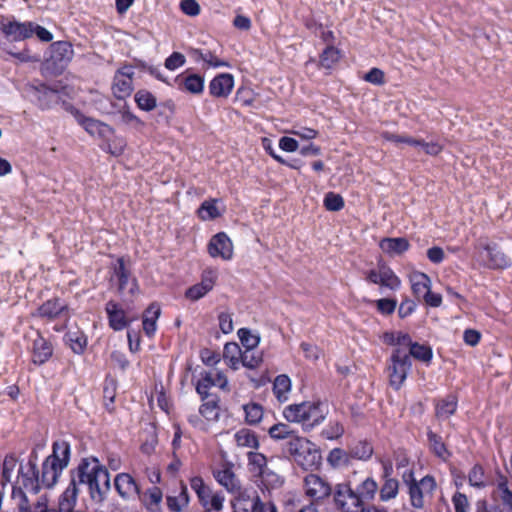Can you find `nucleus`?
Instances as JSON below:
<instances>
[{
    "mask_svg": "<svg viewBox=\"0 0 512 512\" xmlns=\"http://www.w3.org/2000/svg\"><path fill=\"white\" fill-rule=\"evenodd\" d=\"M37 460L36 451H32L27 463H21L18 467V474L12 490V500L19 510H27L28 505L41 496L38 495L41 486Z\"/></svg>",
    "mask_w": 512,
    "mask_h": 512,
    "instance_id": "nucleus-1",
    "label": "nucleus"
},
{
    "mask_svg": "<svg viewBox=\"0 0 512 512\" xmlns=\"http://www.w3.org/2000/svg\"><path fill=\"white\" fill-rule=\"evenodd\" d=\"M328 415V405L320 400L290 404L283 410V417L290 423L302 425L310 431L320 425Z\"/></svg>",
    "mask_w": 512,
    "mask_h": 512,
    "instance_id": "nucleus-2",
    "label": "nucleus"
},
{
    "mask_svg": "<svg viewBox=\"0 0 512 512\" xmlns=\"http://www.w3.org/2000/svg\"><path fill=\"white\" fill-rule=\"evenodd\" d=\"M286 449L305 470L317 465L320 460V454L315 445L304 437L295 434L289 441H287Z\"/></svg>",
    "mask_w": 512,
    "mask_h": 512,
    "instance_id": "nucleus-3",
    "label": "nucleus"
},
{
    "mask_svg": "<svg viewBox=\"0 0 512 512\" xmlns=\"http://www.w3.org/2000/svg\"><path fill=\"white\" fill-rule=\"evenodd\" d=\"M354 478H347L346 481L337 483L333 487V503L339 512H373L365 511L361 500L354 493Z\"/></svg>",
    "mask_w": 512,
    "mask_h": 512,
    "instance_id": "nucleus-4",
    "label": "nucleus"
},
{
    "mask_svg": "<svg viewBox=\"0 0 512 512\" xmlns=\"http://www.w3.org/2000/svg\"><path fill=\"white\" fill-rule=\"evenodd\" d=\"M412 367L411 359L405 349L395 348L390 356L388 375L390 385L398 390L403 385Z\"/></svg>",
    "mask_w": 512,
    "mask_h": 512,
    "instance_id": "nucleus-5",
    "label": "nucleus"
},
{
    "mask_svg": "<svg viewBox=\"0 0 512 512\" xmlns=\"http://www.w3.org/2000/svg\"><path fill=\"white\" fill-rule=\"evenodd\" d=\"M49 54L46 62L55 72L60 73L73 59L74 50L71 43L67 41H57L50 45Z\"/></svg>",
    "mask_w": 512,
    "mask_h": 512,
    "instance_id": "nucleus-6",
    "label": "nucleus"
},
{
    "mask_svg": "<svg viewBox=\"0 0 512 512\" xmlns=\"http://www.w3.org/2000/svg\"><path fill=\"white\" fill-rule=\"evenodd\" d=\"M410 501L414 508H423L425 498L432 495L436 482L432 476H425L420 481L411 479L408 482Z\"/></svg>",
    "mask_w": 512,
    "mask_h": 512,
    "instance_id": "nucleus-7",
    "label": "nucleus"
},
{
    "mask_svg": "<svg viewBox=\"0 0 512 512\" xmlns=\"http://www.w3.org/2000/svg\"><path fill=\"white\" fill-rule=\"evenodd\" d=\"M305 494L314 502L324 500L332 495L333 488L322 477L316 474H309L304 479Z\"/></svg>",
    "mask_w": 512,
    "mask_h": 512,
    "instance_id": "nucleus-8",
    "label": "nucleus"
},
{
    "mask_svg": "<svg viewBox=\"0 0 512 512\" xmlns=\"http://www.w3.org/2000/svg\"><path fill=\"white\" fill-rule=\"evenodd\" d=\"M34 317L55 320L60 317L69 318L67 304L59 298H53L45 301L37 310L32 313Z\"/></svg>",
    "mask_w": 512,
    "mask_h": 512,
    "instance_id": "nucleus-9",
    "label": "nucleus"
},
{
    "mask_svg": "<svg viewBox=\"0 0 512 512\" xmlns=\"http://www.w3.org/2000/svg\"><path fill=\"white\" fill-rule=\"evenodd\" d=\"M114 487L118 495L126 501L136 499L140 493V486L129 473H119L114 478Z\"/></svg>",
    "mask_w": 512,
    "mask_h": 512,
    "instance_id": "nucleus-10",
    "label": "nucleus"
},
{
    "mask_svg": "<svg viewBox=\"0 0 512 512\" xmlns=\"http://www.w3.org/2000/svg\"><path fill=\"white\" fill-rule=\"evenodd\" d=\"M348 478L355 479V483L353 485L354 493L365 507V505L375 497L378 490L377 482L372 477H358V473L356 472Z\"/></svg>",
    "mask_w": 512,
    "mask_h": 512,
    "instance_id": "nucleus-11",
    "label": "nucleus"
},
{
    "mask_svg": "<svg viewBox=\"0 0 512 512\" xmlns=\"http://www.w3.org/2000/svg\"><path fill=\"white\" fill-rule=\"evenodd\" d=\"M208 252L213 258L220 257L223 260H230L233 256L232 241L226 233H217L208 244Z\"/></svg>",
    "mask_w": 512,
    "mask_h": 512,
    "instance_id": "nucleus-12",
    "label": "nucleus"
},
{
    "mask_svg": "<svg viewBox=\"0 0 512 512\" xmlns=\"http://www.w3.org/2000/svg\"><path fill=\"white\" fill-rule=\"evenodd\" d=\"M105 311L107 313L109 326L114 331H122L129 326L130 320L117 302L113 300L108 301L105 305Z\"/></svg>",
    "mask_w": 512,
    "mask_h": 512,
    "instance_id": "nucleus-13",
    "label": "nucleus"
},
{
    "mask_svg": "<svg viewBox=\"0 0 512 512\" xmlns=\"http://www.w3.org/2000/svg\"><path fill=\"white\" fill-rule=\"evenodd\" d=\"M33 22L9 21L3 24V33L13 41H23L33 35Z\"/></svg>",
    "mask_w": 512,
    "mask_h": 512,
    "instance_id": "nucleus-14",
    "label": "nucleus"
},
{
    "mask_svg": "<svg viewBox=\"0 0 512 512\" xmlns=\"http://www.w3.org/2000/svg\"><path fill=\"white\" fill-rule=\"evenodd\" d=\"M234 87V78L231 74L222 73L214 77L209 83V92L212 96L226 98Z\"/></svg>",
    "mask_w": 512,
    "mask_h": 512,
    "instance_id": "nucleus-15",
    "label": "nucleus"
},
{
    "mask_svg": "<svg viewBox=\"0 0 512 512\" xmlns=\"http://www.w3.org/2000/svg\"><path fill=\"white\" fill-rule=\"evenodd\" d=\"M259 499L257 491L253 488L240 491L232 502L234 512H253Z\"/></svg>",
    "mask_w": 512,
    "mask_h": 512,
    "instance_id": "nucleus-16",
    "label": "nucleus"
},
{
    "mask_svg": "<svg viewBox=\"0 0 512 512\" xmlns=\"http://www.w3.org/2000/svg\"><path fill=\"white\" fill-rule=\"evenodd\" d=\"M77 121L85 129V131L92 136H98L100 138L107 139L110 135L113 134V129L109 125L96 119L89 118L84 115H78Z\"/></svg>",
    "mask_w": 512,
    "mask_h": 512,
    "instance_id": "nucleus-17",
    "label": "nucleus"
},
{
    "mask_svg": "<svg viewBox=\"0 0 512 512\" xmlns=\"http://www.w3.org/2000/svg\"><path fill=\"white\" fill-rule=\"evenodd\" d=\"M71 456L70 444L65 440H57L53 443L52 454L47 459L52 460L63 470L68 466Z\"/></svg>",
    "mask_w": 512,
    "mask_h": 512,
    "instance_id": "nucleus-18",
    "label": "nucleus"
},
{
    "mask_svg": "<svg viewBox=\"0 0 512 512\" xmlns=\"http://www.w3.org/2000/svg\"><path fill=\"white\" fill-rule=\"evenodd\" d=\"M114 275L118 279V290L120 293H124V291L128 288V293L133 295L137 290V282L135 279L129 282V271L126 269L124 260L119 258L117 260V264L114 267Z\"/></svg>",
    "mask_w": 512,
    "mask_h": 512,
    "instance_id": "nucleus-19",
    "label": "nucleus"
},
{
    "mask_svg": "<svg viewBox=\"0 0 512 512\" xmlns=\"http://www.w3.org/2000/svg\"><path fill=\"white\" fill-rule=\"evenodd\" d=\"M62 471V468H59L52 460L46 458L42 463L41 476H39L40 486L44 488L53 487L57 483Z\"/></svg>",
    "mask_w": 512,
    "mask_h": 512,
    "instance_id": "nucleus-20",
    "label": "nucleus"
},
{
    "mask_svg": "<svg viewBox=\"0 0 512 512\" xmlns=\"http://www.w3.org/2000/svg\"><path fill=\"white\" fill-rule=\"evenodd\" d=\"M32 351L35 364L41 365L52 356L51 344L41 335H38L33 341Z\"/></svg>",
    "mask_w": 512,
    "mask_h": 512,
    "instance_id": "nucleus-21",
    "label": "nucleus"
},
{
    "mask_svg": "<svg viewBox=\"0 0 512 512\" xmlns=\"http://www.w3.org/2000/svg\"><path fill=\"white\" fill-rule=\"evenodd\" d=\"M150 512H158L162 502L163 494L159 487L153 486L137 497Z\"/></svg>",
    "mask_w": 512,
    "mask_h": 512,
    "instance_id": "nucleus-22",
    "label": "nucleus"
},
{
    "mask_svg": "<svg viewBox=\"0 0 512 512\" xmlns=\"http://www.w3.org/2000/svg\"><path fill=\"white\" fill-rule=\"evenodd\" d=\"M486 256L489 259L487 266L493 269H504L511 265L510 259L500 251L495 245H486L484 247Z\"/></svg>",
    "mask_w": 512,
    "mask_h": 512,
    "instance_id": "nucleus-23",
    "label": "nucleus"
},
{
    "mask_svg": "<svg viewBox=\"0 0 512 512\" xmlns=\"http://www.w3.org/2000/svg\"><path fill=\"white\" fill-rule=\"evenodd\" d=\"M409 280L413 294L418 300L431 289V280L425 273L415 271L410 274Z\"/></svg>",
    "mask_w": 512,
    "mask_h": 512,
    "instance_id": "nucleus-24",
    "label": "nucleus"
},
{
    "mask_svg": "<svg viewBox=\"0 0 512 512\" xmlns=\"http://www.w3.org/2000/svg\"><path fill=\"white\" fill-rule=\"evenodd\" d=\"M166 504L171 512H183L189 504V495L187 486L184 483L180 484V491L176 495H168L166 497Z\"/></svg>",
    "mask_w": 512,
    "mask_h": 512,
    "instance_id": "nucleus-25",
    "label": "nucleus"
},
{
    "mask_svg": "<svg viewBox=\"0 0 512 512\" xmlns=\"http://www.w3.org/2000/svg\"><path fill=\"white\" fill-rule=\"evenodd\" d=\"M161 314L160 306L157 303H152L145 310L143 315V330L147 336L151 337L155 334L157 329V320Z\"/></svg>",
    "mask_w": 512,
    "mask_h": 512,
    "instance_id": "nucleus-26",
    "label": "nucleus"
},
{
    "mask_svg": "<svg viewBox=\"0 0 512 512\" xmlns=\"http://www.w3.org/2000/svg\"><path fill=\"white\" fill-rule=\"evenodd\" d=\"M380 248L389 255H400L408 250L409 242L406 238H384L380 242Z\"/></svg>",
    "mask_w": 512,
    "mask_h": 512,
    "instance_id": "nucleus-27",
    "label": "nucleus"
},
{
    "mask_svg": "<svg viewBox=\"0 0 512 512\" xmlns=\"http://www.w3.org/2000/svg\"><path fill=\"white\" fill-rule=\"evenodd\" d=\"M234 440L238 447L257 450L259 440L256 433L248 428H241L234 434Z\"/></svg>",
    "mask_w": 512,
    "mask_h": 512,
    "instance_id": "nucleus-28",
    "label": "nucleus"
},
{
    "mask_svg": "<svg viewBox=\"0 0 512 512\" xmlns=\"http://www.w3.org/2000/svg\"><path fill=\"white\" fill-rule=\"evenodd\" d=\"M214 477L217 482L225 487L229 492H234L239 489V481L237 480L232 469L229 467L215 471Z\"/></svg>",
    "mask_w": 512,
    "mask_h": 512,
    "instance_id": "nucleus-29",
    "label": "nucleus"
},
{
    "mask_svg": "<svg viewBox=\"0 0 512 512\" xmlns=\"http://www.w3.org/2000/svg\"><path fill=\"white\" fill-rule=\"evenodd\" d=\"M495 495L501 501L504 510L506 512H512V491L505 477H501L498 480Z\"/></svg>",
    "mask_w": 512,
    "mask_h": 512,
    "instance_id": "nucleus-30",
    "label": "nucleus"
},
{
    "mask_svg": "<svg viewBox=\"0 0 512 512\" xmlns=\"http://www.w3.org/2000/svg\"><path fill=\"white\" fill-rule=\"evenodd\" d=\"M64 340L76 354L83 353L87 346V338L85 334L78 330L68 331L64 336Z\"/></svg>",
    "mask_w": 512,
    "mask_h": 512,
    "instance_id": "nucleus-31",
    "label": "nucleus"
},
{
    "mask_svg": "<svg viewBox=\"0 0 512 512\" xmlns=\"http://www.w3.org/2000/svg\"><path fill=\"white\" fill-rule=\"evenodd\" d=\"M291 390V380L285 375H278L273 383V393L279 402L288 400V395Z\"/></svg>",
    "mask_w": 512,
    "mask_h": 512,
    "instance_id": "nucleus-32",
    "label": "nucleus"
},
{
    "mask_svg": "<svg viewBox=\"0 0 512 512\" xmlns=\"http://www.w3.org/2000/svg\"><path fill=\"white\" fill-rule=\"evenodd\" d=\"M204 403L200 406V414L208 421H217L220 416L219 399L212 396L209 399L202 400Z\"/></svg>",
    "mask_w": 512,
    "mask_h": 512,
    "instance_id": "nucleus-33",
    "label": "nucleus"
},
{
    "mask_svg": "<svg viewBox=\"0 0 512 512\" xmlns=\"http://www.w3.org/2000/svg\"><path fill=\"white\" fill-rule=\"evenodd\" d=\"M241 350L237 343H227L224 346L223 357L227 365L233 370L239 368L241 363Z\"/></svg>",
    "mask_w": 512,
    "mask_h": 512,
    "instance_id": "nucleus-34",
    "label": "nucleus"
},
{
    "mask_svg": "<svg viewBox=\"0 0 512 512\" xmlns=\"http://www.w3.org/2000/svg\"><path fill=\"white\" fill-rule=\"evenodd\" d=\"M133 80L115 74L113 80V93L118 99L129 96L133 90Z\"/></svg>",
    "mask_w": 512,
    "mask_h": 512,
    "instance_id": "nucleus-35",
    "label": "nucleus"
},
{
    "mask_svg": "<svg viewBox=\"0 0 512 512\" xmlns=\"http://www.w3.org/2000/svg\"><path fill=\"white\" fill-rule=\"evenodd\" d=\"M457 409V398L454 395H448L439 401L436 405V415L439 418H448L455 413Z\"/></svg>",
    "mask_w": 512,
    "mask_h": 512,
    "instance_id": "nucleus-36",
    "label": "nucleus"
},
{
    "mask_svg": "<svg viewBox=\"0 0 512 512\" xmlns=\"http://www.w3.org/2000/svg\"><path fill=\"white\" fill-rule=\"evenodd\" d=\"M245 413V422L249 425L258 424L263 418V407L255 402H249L242 406Z\"/></svg>",
    "mask_w": 512,
    "mask_h": 512,
    "instance_id": "nucleus-37",
    "label": "nucleus"
},
{
    "mask_svg": "<svg viewBox=\"0 0 512 512\" xmlns=\"http://www.w3.org/2000/svg\"><path fill=\"white\" fill-rule=\"evenodd\" d=\"M217 199H211L204 201L199 209L198 216L204 221L213 220L221 216V212L217 207Z\"/></svg>",
    "mask_w": 512,
    "mask_h": 512,
    "instance_id": "nucleus-38",
    "label": "nucleus"
},
{
    "mask_svg": "<svg viewBox=\"0 0 512 512\" xmlns=\"http://www.w3.org/2000/svg\"><path fill=\"white\" fill-rule=\"evenodd\" d=\"M380 285L390 290H397L401 285L399 277L393 272V270L389 266L385 264H381Z\"/></svg>",
    "mask_w": 512,
    "mask_h": 512,
    "instance_id": "nucleus-39",
    "label": "nucleus"
},
{
    "mask_svg": "<svg viewBox=\"0 0 512 512\" xmlns=\"http://www.w3.org/2000/svg\"><path fill=\"white\" fill-rule=\"evenodd\" d=\"M268 434L274 440L289 441L296 434V432L291 429L289 424L277 423L269 428Z\"/></svg>",
    "mask_w": 512,
    "mask_h": 512,
    "instance_id": "nucleus-40",
    "label": "nucleus"
},
{
    "mask_svg": "<svg viewBox=\"0 0 512 512\" xmlns=\"http://www.w3.org/2000/svg\"><path fill=\"white\" fill-rule=\"evenodd\" d=\"M181 83L184 89L191 94H201L204 90V78L197 74L184 77Z\"/></svg>",
    "mask_w": 512,
    "mask_h": 512,
    "instance_id": "nucleus-41",
    "label": "nucleus"
},
{
    "mask_svg": "<svg viewBox=\"0 0 512 512\" xmlns=\"http://www.w3.org/2000/svg\"><path fill=\"white\" fill-rule=\"evenodd\" d=\"M18 459L14 454L6 455L2 467V484L5 485L12 481L14 471L19 467Z\"/></svg>",
    "mask_w": 512,
    "mask_h": 512,
    "instance_id": "nucleus-42",
    "label": "nucleus"
},
{
    "mask_svg": "<svg viewBox=\"0 0 512 512\" xmlns=\"http://www.w3.org/2000/svg\"><path fill=\"white\" fill-rule=\"evenodd\" d=\"M262 485L267 489H276L282 486L284 479L272 471L270 468H266L259 474Z\"/></svg>",
    "mask_w": 512,
    "mask_h": 512,
    "instance_id": "nucleus-43",
    "label": "nucleus"
},
{
    "mask_svg": "<svg viewBox=\"0 0 512 512\" xmlns=\"http://www.w3.org/2000/svg\"><path fill=\"white\" fill-rule=\"evenodd\" d=\"M373 454V447L370 443L366 441H361L357 443L355 446H353L350 451L349 455L350 458L367 461L371 458Z\"/></svg>",
    "mask_w": 512,
    "mask_h": 512,
    "instance_id": "nucleus-44",
    "label": "nucleus"
},
{
    "mask_svg": "<svg viewBox=\"0 0 512 512\" xmlns=\"http://www.w3.org/2000/svg\"><path fill=\"white\" fill-rule=\"evenodd\" d=\"M344 426L340 421L331 420L322 429L321 436L327 440H337L344 434Z\"/></svg>",
    "mask_w": 512,
    "mask_h": 512,
    "instance_id": "nucleus-45",
    "label": "nucleus"
},
{
    "mask_svg": "<svg viewBox=\"0 0 512 512\" xmlns=\"http://www.w3.org/2000/svg\"><path fill=\"white\" fill-rule=\"evenodd\" d=\"M407 353L410 359L413 357L423 362H429L432 358L431 348L416 342H412Z\"/></svg>",
    "mask_w": 512,
    "mask_h": 512,
    "instance_id": "nucleus-46",
    "label": "nucleus"
},
{
    "mask_svg": "<svg viewBox=\"0 0 512 512\" xmlns=\"http://www.w3.org/2000/svg\"><path fill=\"white\" fill-rule=\"evenodd\" d=\"M135 102L140 109L145 111H151L156 107V98L147 90H139L136 92Z\"/></svg>",
    "mask_w": 512,
    "mask_h": 512,
    "instance_id": "nucleus-47",
    "label": "nucleus"
},
{
    "mask_svg": "<svg viewBox=\"0 0 512 512\" xmlns=\"http://www.w3.org/2000/svg\"><path fill=\"white\" fill-rule=\"evenodd\" d=\"M237 334L245 350H254L260 343L259 335L252 333L248 328H240Z\"/></svg>",
    "mask_w": 512,
    "mask_h": 512,
    "instance_id": "nucleus-48",
    "label": "nucleus"
},
{
    "mask_svg": "<svg viewBox=\"0 0 512 512\" xmlns=\"http://www.w3.org/2000/svg\"><path fill=\"white\" fill-rule=\"evenodd\" d=\"M248 464L251 471L258 475L263 472L267 467V458L264 454L259 452L250 451L247 453Z\"/></svg>",
    "mask_w": 512,
    "mask_h": 512,
    "instance_id": "nucleus-49",
    "label": "nucleus"
},
{
    "mask_svg": "<svg viewBox=\"0 0 512 512\" xmlns=\"http://www.w3.org/2000/svg\"><path fill=\"white\" fill-rule=\"evenodd\" d=\"M399 481L397 479L384 480L380 488V499L382 501H389L398 495Z\"/></svg>",
    "mask_w": 512,
    "mask_h": 512,
    "instance_id": "nucleus-50",
    "label": "nucleus"
},
{
    "mask_svg": "<svg viewBox=\"0 0 512 512\" xmlns=\"http://www.w3.org/2000/svg\"><path fill=\"white\" fill-rule=\"evenodd\" d=\"M350 455L341 448L332 449L327 457V462L334 468L347 465L349 463Z\"/></svg>",
    "mask_w": 512,
    "mask_h": 512,
    "instance_id": "nucleus-51",
    "label": "nucleus"
},
{
    "mask_svg": "<svg viewBox=\"0 0 512 512\" xmlns=\"http://www.w3.org/2000/svg\"><path fill=\"white\" fill-rule=\"evenodd\" d=\"M427 437L432 451L438 457L445 459L448 456V451L441 437L431 430L427 432Z\"/></svg>",
    "mask_w": 512,
    "mask_h": 512,
    "instance_id": "nucleus-52",
    "label": "nucleus"
},
{
    "mask_svg": "<svg viewBox=\"0 0 512 512\" xmlns=\"http://www.w3.org/2000/svg\"><path fill=\"white\" fill-rule=\"evenodd\" d=\"M0 46L6 53L13 56L22 63L37 62L40 60V57L38 55H31L28 49L15 52L11 48H9L5 42L0 43Z\"/></svg>",
    "mask_w": 512,
    "mask_h": 512,
    "instance_id": "nucleus-53",
    "label": "nucleus"
},
{
    "mask_svg": "<svg viewBox=\"0 0 512 512\" xmlns=\"http://www.w3.org/2000/svg\"><path fill=\"white\" fill-rule=\"evenodd\" d=\"M339 57V51L333 46H328L320 56V64L322 67L330 69L339 60Z\"/></svg>",
    "mask_w": 512,
    "mask_h": 512,
    "instance_id": "nucleus-54",
    "label": "nucleus"
},
{
    "mask_svg": "<svg viewBox=\"0 0 512 512\" xmlns=\"http://www.w3.org/2000/svg\"><path fill=\"white\" fill-rule=\"evenodd\" d=\"M262 362V355L256 353L254 350H245L241 354V363L244 367L249 369L257 368Z\"/></svg>",
    "mask_w": 512,
    "mask_h": 512,
    "instance_id": "nucleus-55",
    "label": "nucleus"
},
{
    "mask_svg": "<svg viewBox=\"0 0 512 512\" xmlns=\"http://www.w3.org/2000/svg\"><path fill=\"white\" fill-rule=\"evenodd\" d=\"M324 206L328 211H339L344 207V200L341 195L328 192L324 197Z\"/></svg>",
    "mask_w": 512,
    "mask_h": 512,
    "instance_id": "nucleus-56",
    "label": "nucleus"
},
{
    "mask_svg": "<svg viewBox=\"0 0 512 512\" xmlns=\"http://www.w3.org/2000/svg\"><path fill=\"white\" fill-rule=\"evenodd\" d=\"M483 468L479 465H475L469 472V483L473 487L482 488L485 487L486 483L484 480Z\"/></svg>",
    "mask_w": 512,
    "mask_h": 512,
    "instance_id": "nucleus-57",
    "label": "nucleus"
},
{
    "mask_svg": "<svg viewBox=\"0 0 512 512\" xmlns=\"http://www.w3.org/2000/svg\"><path fill=\"white\" fill-rule=\"evenodd\" d=\"M48 498L45 494L28 505L27 510H19L20 512H57L54 509L47 508Z\"/></svg>",
    "mask_w": 512,
    "mask_h": 512,
    "instance_id": "nucleus-58",
    "label": "nucleus"
},
{
    "mask_svg": "<svg viewBox=\"0 0 512 512\" xmlns=\"http://www.w3.org/2000/svg\"><path fill=\"white\" fill-rule=\"evenodd\" d=\"M126 147V141L120 137H114L108 141L105 150L113 156H120L123 154Z\"/></svg>",
    "mask_w": 512,
    "mask_h": 512,
    "instance_id": "nucleus-59",
    "label": "nucleus"
},
{
    "mask_svg": "<svg viewBox=\"0 0 512 512\" xmlns=\"http://www.w3.org/2000/svg\"><path fill=\"white\" fill-rule=\"evenodd\" d=\"M185 57L179 52H173L166 60L165 67L168 70H176L185 64Z\"/></svg>",
    "mask_w": 512,
    "mask_h": 512,
    "instance_id": "nucleus-60",
    "label": "nucleus"
},
{
    "mask_svg": "<svg viewBox=\"0 0 512 512\" xmlns=\"http://www.w3.org/2000/svg\"><path fill=\"white\" fill-rule=\"evenodd\" d=\"M363 79L374 85H383L385 83L384 72L378 68H372L364 75Z\"/></svg>",
    "mask_w": 512,
    "mask_h": 512,
    "instance_id": "nucleus-61",
    "label": "nucleus"
},
{
    "mask_svg": "<svg viewBox=\"0 0 512 512\" xmlns=\"http://www.w3.org/2000/svg\"><path fill=\"white\" fill-rule=\"evenodd\" d=\"M217 279V273L215 270L207 269L203 272L202 278H201V286L209 292L213 289V286L215 284V281Z\"/></svg>",
    "mask_w": 512,
    "mask_h": 512,
    "instance_id": "nucleus-62",
    "label": "nucleus"
},
{
    "mask_svg": "<svg viewBox=\"0 0 512 512\" xmlns=\"http://www.w3.org/2000/svg\"><path fill=\"white\" fill-rule=\"evenodd\" d=\"M203 62L207 63L209 67L219 68L226 67L228 63L224 60H220L214 52L210 50H204Z\"/></svg>",
    "mask_w": 512,
    "mask_h": 512,
    "instance_id": "nucleus-63",
    "label": "nucleus"
},
{
    "mask_svg": "<svg viewBox=\"0 0 512 512\" xmlns=\"http://www.w3.org/2000/svg\"><path fill=\"white\" fill-rule=\"evenodd\" d=\"M452 501L456 512H468L469 504L466 495L457 492L454 494Z\"/></svg>",
    "mask_w": 512,
    "mask_h": 512,
    "instance_id": "nucleus-64",
    "label": "nucleus"
}]
</instances>
